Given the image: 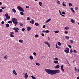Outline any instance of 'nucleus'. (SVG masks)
<instances>
[{"mask_svg": "<svg viewBox=\"0 0 79 79\" xmlns=\"http://www.w3.org/2000/svg\"><path fill=\"white\" fill-rule=\"evenodd\" d=\"M18 30H15V32H18Z\"/></svg>", "mask_w": 79, "mask_h": 79, "instance_id": "44", "label": "nucleus"}, {"mask_svg": "<svg viewBox=\"0 0 79 79\" xmlns=\"http://www.w3.org/2000/svg\"><path fill=\"white\" fill-rule=\"evenodd\" d=\"M8 23L9 24H10L11 23H12V21L10 20L8 22Z\"/></svg>", "mask_w": 79, "mask_h": 79, "instance_id": "27", "label": "nucleus"}, {"mask_svg": "<svg viewBox=\"0 0 79 79\" xmlns=\"http://www.w3.org/2000/svg\"><path fill=\"white\" fill-rule=\"evenodd\" d=\"M48 40H50V37H48Z\"/></svg>", "mask_w": 79, "mask_h": 79, "instance_id": "59", "label": "nucleus"}, {"mask_svg": "<svg viewBox=\"0 0 79 79\" xmlns=\"http://www.w3.org/2000/svg\"><path fill=\"white\" fill-rule=\"evenodd\" d=\"M65 34H68V32L67 31H65Z\"/></svg>", "mask_w": 79, "mask_h": 79, "instance_id": "52", "label": "nucleus"}, {"mask_svg": "<svg viewBox=\"0 0 79 79\" xmlns=\"http://www.w3.org/2000/svg\"><path fill=\"white\" fill-rule=\"evenodd\" d=\"M10 34H11L13 35V34H14L15 33H14V32H11Z\"/></svg>", "mask_w": 79, "mask_h": 79, "instance_id": "54", "label": "nucleus"}, {"mask_svg": "<svg viewBox=\"0 0 79 79\" xmlns=\"http://www.w3.org/2000/svg\"><path fill=\"white\" fill-rule=\"evenodd\" d=\"M65 29H66V30H68V29H69V27H65Z\"/></svg>", "mask_w": 79, "mask_h": 79, "instance_id": "26", "label": "nucleus"}, {"mask_svg": "<svg viewBox=\"0 0 79 79\" xmlns=\"http://www.w3.org/2000/svg\"><path fill=\"white\" fill-rule=\"evenodd\" d=\"M25 79H27V77H28V75H27V73H26L25 74Z\"/></svg>", "mask_w": 79, "mask_h": 79, "instance_id": "8", "label": "nucleus"}, {"mask_svg": "<svg viewBox=\"0 0 79 79\" xmlns=\"http://www.w3.org/2000/svg\"><path fill=\"white\" fill-rule=\"evenodd\" d=\"M62 5L63 6H66V5L64 4V2H63L62 3Z\"/></svg>", "mask_w": 79, "mask_h": 79, "instance_id": "18", "label": "nucleus"}, {"mask_svg": "<svg viewBox=\"0 0 79 79\" xmlns=\"http://www.w3.org/2000/svg\"><path fill=\"white\" fill-rule=\"evenodd\" d=\"M70 41L71 43H72L73 42V40H70Z\"/></svg>", "mask_w": 79, "mask_h": 79, "instance_id": "64", "label": "nucleus"}, {"mask_svg": "<svg viewBox=\"0 0 79 79\" xmlns=\"http://www.w3.org/2000/svg\"><path fill=\"white\" fill-rule=\"evenodd\" d=\"M4 23L5 22H4V21H2L1 23V24H4Z\"/></svg>", "mask_w": 79, "mask_h": 79, "instance_id": "38", "label": "nucleus"}, {"mask_svg": "<svg viewBox=\"0 0 79 79\" xmlns=\"http://www.w3.org/2000/svg\"><path fill=\"white\" fill-rule=\"evenodd\" d=\"M12 21L13 24L15 25V26H16V25H17V24H18L19 23L18 22V19L15 18H13L11 19Z\"/></svg>", "mask_w": 79, "mask_h": 79, "instance_id": "2", "label": "nucleus"}, {"mask_svg": "<svg viewBox=\"0 0 79 79\" xmlns=\"http://www.w3.org/2000/svg\"><path fill=\"white\" fill-rule=\"evenodd\" d=\"M12 72L15 75H17V73L16 72V71L14 70L12 71Z\"/></svg>", "mask_w": 79, "mask_h": 79, "instance_id": "7", "label": "nucleus"}, {"mask_svg": "<svg viewBox=\"0 0 79 79\" xmlns=\"http://www.w3.org/2000/svg\"><path fill=\"white\" fill-rule=\"evenodd\" d=\"M65 37H66V39H69V36H66Z\"/></svg>", "mask_w": 79, "mask_h": 79, "instance_id": "48", "label": "nucleus"}, {"mask_svg": "<svg viewBox=\"0 0 79 79\" xmlns=\"http://www.w3.org/2000/svg\"><path fill=\"white\" fill-rule=\"evenodd\" d=\"M9 35L10 37H14V35H13L11 33H10Z\"/></svg>", "mask_w": 79, "mask_h": 79, "instance_id": "12", "label": "nucleus"}, {"mask_svg": "<svg viewBox=\"0 0 79 79\" xmlns=\"http://www.w3.org/2000/svg\"><path fill=\"white\" fill-rule=\"evenodd\" d=\"M70 53H73V50L72 49H71L70 51Z\"/></svg>", "mask_w": 79, "mask_h": 79, "instance_id": "56", "label": "nucleus"}, {"mask_svg": "<svg viewBox=\"0 0 79 79\" xmlns=\"http://www.w3.org/2000/svg\"><path fill=\"white\" fill-rule=\"evenodd\" d=\"M4 21H7V19H4Z\"/></svg>", "mask_w": 79, "mask_h": 79, "instance_id": "63", "label": "nucleus"}, {"mask_svg": "<svg viewBox=\"0 0 79 79\" xmlns=\"http://www.w3.org/2000/svg\"><path fill=\"white\" fill-rule=\"evenodd\" d=\"M45 71L48 74L51 75H55L56 74L59 73L60 72V70L59 69L55 70L50 69H45Z\"/></svg>", "mask_w": 79, "mask_h": 79, "instance_id": "1", "label": "nucleus"}, {"mask_svg": "<svg viewBox=\"0 0 79 79\" xmlns=\"http://www.w3.org/2000/svg\"><path fill=\"white\" fill-rule=\"evenodd\" d=\"M75 9L76 10H78V7H75Z\"/></svg>", "mask_w": 79, "mask_h": 79, "instance_id": "53", "label": "nucleus"}, {"mask_svg": "<svg viewBox=\"0 0 79 79\" xmlns=\"http://www.w3.org/2000/svg\"><path fill=\"white\" fill-rule=\"evenodd\" d=\"M44 44H45L47 45H48L49 48H50V43L48 42H44Z\"/></svg>", "mask_w": 79, "mask_h": 79, "instance_id": "5", "label": "nucleus"}, {"mask_svg": "<svg viewBox=\"0 0 79 79\" xmlns=\"http://www.w3.org/2000/svg\"><path fill=\"white\" fill-rule=\"evenodd\" d=\"M50 21H51V19L50 18L48 20H47L45 22V23H48V22H50Z\"/></svg>", "mask_w": 79, "mask_h": 79, "instance_id": "10", "label": "nucleus"}, {"mask_svg": "<svg viewBox=\"0 0 79 79\" xmlns=\"http://www.w3.org/2000/svg\"><path fill=\"white\" fill-rule=\"evenodd\" d=\"M60 15H61V16H62L63 17H64V15L62 14H60Z\"/></svg>", "mask_w": 79, "mask_h": 79, "instance_id": "62", "label": "nucleus"}, {"mask_svg": "<svg viewBox=\"0 0 79 79\" xmlns=\"http://www.w3.org/2000/svg\"><path fill=\"white\" fill-rule=\"evenodd\" d=\"M56 68H60V65H57L55 66Z\"/></svg>", "mask_w": 79, "mask_h": 79, "instance_id": "24", "label": "nucleus"}, {"mask_svg": "<svg viewBox=\"0 0 79 79\" xmlns=\"http://www.w3.org/2000/svg\"><path fill=\"white\" fill-rule=\"evenodd\" d=\"M6 26L7 27H9V24L8 23L6 24Z\"/></svg>", "mask_w": 79, "mask_h": 79, "instance_id": "36", "label": "nucleus"}, {"mask_svg": "<svg viewBox=\"0 0 79 79\" xmlns=\"http://www.w3.org/2000/svg\"><path fill=\"white\" fill-rule=\"evenodd\" d=\"M35 64L37 66H40V64L39 63H36Z\"/></svg>", "mask_w": 79, "mask_h": 79, "instance_id": "32", "label": "nucleus"}, {"mask_svg": "<svg viewBox=\"0 0 79 79\" xmlns=\"http://www.w3.org/2000/svg\"><path fill=\"white\" fill-rule=\"evenodd\" d=\"M6 17H7L8 16V14L6 13L5 14Z\"/></svg>", "mask_w": 79, "mask_h": 79, "instance_id": "35", "label": "nucleus"}, {"mask_svg": "<svg viewBox=\"0 0 79 79\" xmlns=\"http://www.w3.org/2000/svg\"><path fill=\"white\" fill-rule=\"evenodd\" d=\"M57 2L58 4L59 5V4H60V2L59 1L57 0Z\"/></svg>", "mask_w": 79, "mask_h": 79, "instance_id": "31", "label": "nucleus"}, {"mask_svg": "<svg viewBox=\"0 0 79 79\" xmlns=\"http://www.w3.org/2000/svg\"><path fill=\"white\" fill-rule=\"evenodd\" d=\"M33 79H36V78L35 77H34V76H31Z\"/></svg>", "mask_w": 79, "mask_h": 79, "instance_id": "17", "label": "nucleus"}, {"mask_svg": "<svg viewBox=\"0 0 79 79\" xmlns=\"http://www.w3.org/2000/svg\"><path fill=\"white\" fill-rule=\"evenodd\" d=\"M54 32L55 33H58V32H59V31H54Z\"/></svg>", "mask_w": 79, "mask_h": 79, "instance_id": "29", "label": "nucleus"}, {"mask_svg": "<svg viewBox=\"0 0 79 79\" xmlns=\"http://www.w3.org/2000/svg\"><path fill=\"white\" fill-rule=\"evenodd\" d=\"M3 12V10L2 9H0V13H2Z\"/></svg>", "mask_w": 79, "mask_h": 79, "instance_id": "42", "label": "nucleus"}, {"mask_svg": "<svg viewBox=\"0 0 79 79\" xmlns=\"http://www.w3.org/2000/svg\"><path fill=\"white\" fill-rule=\"evenodd\" d=\"M54 63H55V64H57L58 63V61L56 60V61H55L54 62Z\"/></svg>", "mask_w": 79, "mask_h": 79, "instance_id": "20", "label": "nucleus"}, {"mask_svg": "<svg viewBox=\"0 0 79 79\" xmlns=\"http://www.w3.org/2000/svg\"><path fill=\"white\" fill-rule=\"evenodd\" d=\"M39 4L40 6H42V3L41 2H40L39 3Z\"/></svg>", "mask_w": 79, "mask_h": 79, "instance_id": "21", "label": "nucleus"}, {"mask_svg": "<svg viewBox=\"0 0 79 79\" xmlns=\"http://www.w3.org/2000/svg\"><path fill=\"white\" fill-rule=\"evenodd\" d=\"M13 29H14V30H15H15H19V29L18 28H16V27L15 28H14Z\"/></svg>", "mask_w": 79, "mask_h": 79, "instance_id": "23", "label": "nucleus"}, {"mask_svg": "<svg viewBox=\"0 0 79 79\" xmlns=\"http://www.w3.org/2000/svg\"><path fill=\"white\" fill-rule=\"evenodd\" d=\"M4 58L5 60H7L8 59V56L7 55H5L4 57Z\"/></svg>", "mask_w": 79, "mask_h": 79, "instance_id": "13", "label": "nucleus"}, {"mask_svg": "<svg viewBox=\"0 0 79 79\" xmlns=\"http://www.w3.org/2000/svg\"><path fill=\"white\" fill-rule=\"evenodd\" d=\"M42 32H44V33H45V32H46V31L45 30H43L42 31Z\"/></svg>", "mask_w": 79, "mask_h": 79, "instance_id": "58", "label": "nucleus"}, {"mask_svg": "<svg viewBox=\"0 0 79 79\" xmlns=\"http://www.w3.org/2000/svg\"><path fill=\"white\" fill-rule=\"evenodd\" d=\"M22 31H25V29L24 28H22Z\"/></svg>", "mask_w": 79, "mask_h": 79, "instance_id": "47", "label": "nucleus"}, {"mask_svg": "<svg viewBox=\"0 0 79 79\" xmlns=\"http://www.w3.org/2000/svg\"><path fill=\"white\" fill-rule=\"evenodd\" d=\"M68 47H69V48H71V47H72L70 45H68Z\"/></svg>", "mask_w": 79, "mask_h": 79, "instance_id": "55", "label": "nucleus"}, {"mask_svg": "<svg viewBox=\"0 0 79 79\" xmlns=\"http://www.w3.org/2000/svg\"><path fill=\"white\" fill-rule=\"evenodd\" d=\"M56 48H58V49H59L60 48V47L59 46H57L56 47Z\"/></svg>", "mask_w": 79, "mask_h": 79, "instance_id": "61", "label": "nucleus"}, {"mask_svg": "<svg viewBox=\"0 0 79 79\" xmlns=\"http://www.w3.org/2000/svg\"><path fill=\"white\" fill-rule=\"evenodd\" d=\"M31 19V18L29 17H27V20H30V19Z\"/></svg>", "mask_w": 79, "mask_h": 79, "instance_id": "34", "label": "nucleus"}, {"mask_svg": "<svg viewBox=\"0 0 79 79\" xmlns=\"http://www.w3.org/2000/svg\"><path fill=\"white\" fill-rule=\"evenodd\" d=\"M57 44L58 45H59V46H61V43L60 42H58Z\"/></svg>", "mask_w": 79, "mask_h": 79, "instance_id": "16", "label": "nucleus"}, {"mask_svg": "<svg viewBox=\"0 0 79 79\" xmlns=\"http://www.w3.org/2000/svg\"><path fill=\"white\" fill-rule=\"evenodd\" d=\"M66 50H64L65 53H69V49L68 48H66Z\"/></svg>", "mask_w": 79, "mask_h": 79, "instance_id": "4", "label": "nucleus"}, {"mask_svg": "<svg viewBox=\"0 0 79 79\" xmlns=\"http://www.w3.org/2000/svg\"><path fill=\"white\" fill-rule=\"evenodd\" d=\"M19 42L20 43H23V40H19Z\"/></svg>", "mask_w": 79, "mask_h": 79, "instance_id": "25", "label": "nucleus"}, {"mask_svg": "<svg viewBox=\"0 0 79 79\" xmlns=\"http://www.w3.org/2000/svg\"><path fill=\"white\" fill-rule=\"evenodd\" d=\"M43 28H45V25H44L43 26Z\"/></svg>", "mask_w": 79, "mask_h": 79, "instance_id": "57", "label": "nucleus"}, {"mask_svg": "<svg viewBox=\"0 0 79 79\" xmlns=\"http://www.w3.org/2000/svg\"><path fill=\"white\" fill-rule=\"evenodd\" d=\"M41 35H42V37H44L45 35L44 33H42Z\"/></svg>", "mask_w": 79, "mask_h": 79, "instance_id": "43", "label": "nucleus"}, {"mask_svg": "<svg viewBox=\"0 0 79 79\" xmlns=\"http://www.w3.org/2000/svg\"><path fill=\"white\" fill-rule=\"evenodd\" d=\"M69 6L71 7L72 6H73V4H72L71 3H69Z\"/></svg>", "mask_w": 79, "mask_h": 79, "instance_id": "30", "label": "nucleus"}, {"mask_svg": "<svg viewBox=\"0 0 79 79\" xmlns=\"http://www.w3.org/2000/svg\"><path fill=\"white\" fill-rule=\"evenodd\" d=\"M71 22L72 23H74V22H75V21L73 19H71Z\"/></svg>", "mask_w": 79, "mask_h": 79, "instance_id": "14", "label": "nucleus"}, {"mask_svg": "<svg viewBox=\"0 0 79 79\" xmlns=\"http://www.w3.org/2000/svg\"><path fill=\"white\" fill-rule=\"evenodd\" d=\"M26 8H29V6H26Z\"/></svg>", "mask_w": 79, "mask_h": 79, "instance_id": "51", "label": "nucleus"}, {"mask_svg": "<svg viewBox=\"0 0 79 79\" xmlns=\"http://www.w3.org/2000/svg\"><path fill=\"white\" fill-rule=\"evenodd\" d=\"M33 55L35 56H36V55H37V54H36V53L35 52H34V53H33Z\"/></svg>", "mask_w": 79, "mask_h": 79, "instance_id": "46", "label": "nucleus"}, {"mask_svg": "<svg viewBox=\"0 0 79 79\" xmlns=\"http://www.w3.org/2000/svg\"><path fill=\"white\" fill-rule=\"evenodd\" d=\"M29 58L30 59H31V60H33L34 59V57H33V56H30Z\"/></svg>", "mask_w": 79, "mask_h": 79, "instance_id": "19", "label": "nucleus"}, {"mask_svg": "<svg viewBox=\"0 0 79 79\" xmlns=\"http://www.w3.org/2000/svg\"><path fill=\"white\" fill-rule=\"evenodd\" d=\"M19 25L21 26H23V23H22L20 22L19 23Z\"/></svg>", "mask_w": 79, "mask_h": 79, "instance_id": "22", "label": "nucleus"}, {"mask_svg": "<svg viewBox=\"0 0 79 79\" xmlns=\"http://www.w3.org/2000/svg\"><path fill=\"white\" fill-rule=\"evenodd\" d=\"M1 8L2 9V10H4V9L5 8V7H1Z\"/></svg>", "mask_w": 79, "mask_h": 79, "instance_id": "49", "label": "nucleus"}, {"mask_svg": "<svg viewBox=\"0 0 79 79\" xmlns=\"http://www.w3.org/2000/svg\"><path fill=\"white\" fill-rule=\"evenodd\" d=\"M12 11L13 13H16V10L15 9L13 8L12 9Z\"/></svg>", "mask_w": 79, "mask_h": 79, "instance_id": "11", "label": "nucleus"}, {"mask_svg": "<svg viewBox=\"0 0 79 79\" xmlns=\"http://www.w3.org/2000/svg\"><path fill=\"white\" fill-rule=\"evenodd\" d=\"M27 28V30L28 31H30V30H31V27H28Z\"/></svg>", "mask_w": 79, "mask_h": 79, "instance_id": "15", "label": "nucleus"}, {"mask_svg": "<svg viewBox=\"0 0 79 79\" xmlns=\"http://www.w3.org/2000/svg\"><path fill=\"white\" fill-rule=\"evenodd\" d=\"M48 32H50L49 30H46V33H48Z\"/></svg>", "mask_w": 79, "mask_h": 79, "instance_id": "39", "label": "nucleus"}, {"mask_svg": "<svg viewBox=\"0 0 79 79\" xmlns=\"http://www.w3.org/2000/svg\"><path fill=\"white\" fill-rule=\"evenodd\" d=\"M54 59L56 61H58V59L57 57H55Z\"/></svg>", "mask_w": 79, "mask_h": 79, "instance_id": "33", "label": "nucleus"}, {"mask_svg": "<svg viewBox=\"0 0 79 79\" xmlns=\"http://www.w3.org/2000/svg\"><path fill=\"white\" fill-rule=\"evenodd\" d=\"M39 37V35L38 34H36L35 35V37L37 38Z\"/></svg>", "mask_w": 79, "mask_h": 79, "instance_id": "41", "label": "nucleus"}, {"mask_svg": "<svg viewBox=\"0 0 79 79\" xmlns=\"http://www.w3.org/2000/svg\"><path fill=\"white\" fill-rule=\"evenodd\" d=\"M61 69L62 71H63V72H64V69H63V65H62L61 66Z\"/></svg>", "mask_w": 79, "mask_h": 79, "instance_id": "9", "label": "nucleus"}, {"mask_svg": "<svg viewBox=\"0 0 79 79\" xmlns=\"http://www.w3.org/2000/svg\"><path fill=\"white\" fill-rule=\"evenodd\" d=\"M17 8L20 11H22V12H24V9H23V8H22L21 6H18L17 7Z\"/></svg>", "mask_w": 79, "mask_h": 79, "instance_id": "3", "label": "nucleus"}, {"mask_svg": "<svg viewBox=\"0 0 79 79\" xmlns=\"http://www.w3.org/2000/svg\"><path fill=\"white\" fill-rule=\"evenodd\" d=\"M73 52L74 53H77V51H76V50H74Z\"/></svg>", "mask_w": 79, "mask_h": 79, "instance_id": "45", "label": "nucleus"}, {"mask_svg": "<svg viewBox=\"0 0 79 79\" xmlns=\"http://www.w3.org/2000/svg\"><path fill=\"white\" fill-rule=\"evenodd\" d=\"M30 23H31V24H34V20L33 19H31V21H30Z\"/></svg>", "mask_w": 79, "mask_h": 79, "instance_id": "6", "label": "nucleus"}, {"mask_svg": "<svg viewBox=\"0 0 79 79\" xmlns=\"http://www.w3.org/2000/svg\"><path fill=\"white\" fill-rule=\"evenodd\" d=\"M35 25L36 26H39V23H35Z\"/></svg>", "mask_w": 79, "mask_h": 79, "instance_id": "40", "label": "nucleus"}, {"mask_svg": "<svg viewBox=\"0 0 79 79\" xmlns=\"http://www.w3.org/2000/svg\"><path fill=\"white\" fill-rule=\"evenodd\" d=\"M72 12L73 13H75V11H74V10H72Z\"/></svg>", "mask_w": 79, "mask_h": 79, "instance_id": "60", "label": "nucleus"}, {"mask_svg": "<svg viewBox=\"0 0 79 79\" xmlns=\"http://www.w3.org/2000/svg\"><path fill=\"white\" fill-rule=\"evenodd\" d=\"M7 19H10V15H8L6 17Z\"/></svg>", "mask_w": 79, "mask_h": 79, "instance_id": "28", "label": "nucleus"}, {"mask_svg": "<svg viewBox=\"0 0 79 79\" xmlns=\"http://www.w3.org/2000/svg\"><path fill=\"white\" fill-rule=\"evenodd\" d=\"M62 14H63V15H65V14H66V13H65V12H62Z\"/></svg>", "mask_w": 79, "mask_h": 79, "instance_id": "50", "label": "nucleus"}, {"mask_svg": "<svg viewBox=\"0 0 79 79\" xmlns=\"http://www.w3.org/2000/svg\"><path fill=\"white\" fill-rule=\"evenodd\" d=\"M20 14L21 15H24V13L23 12H20Z\"/></svg>", "mask_w": 79, "mask_h": 79, "instance_id": "37", "label": "nucleus"}]
</instances>
